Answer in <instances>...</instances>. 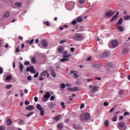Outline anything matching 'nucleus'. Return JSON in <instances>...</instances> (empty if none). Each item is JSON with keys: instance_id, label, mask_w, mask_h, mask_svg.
<instances>
[{"instance_id": "nucleus-1", "label": "nucleus", "mask_w": 130, "mask_h": 130, "mask_svg": "<svg viewBox=\"0 0 130 130\" xmlns=\"http://www.w3.org/2000/svg\"><path fill=\"white\" fill-rule=\"evenodd\" d=\"M50 96H51V94H50V91L46 92L42 99L43 102H46V101H48L49 98H50Z\"/></svg>"}, {"instance_id": "nucleus-2", "label": "nucleus", "mask_w": 130, "mask_h": 130, "mask_svg": "<svg viewBox=\"0 0 130 130\" xmlns=\"http://www.w3.org/2000/svg\"><path fill=\"white\" fill-rule=\"evenodd\" d=\"M73 39L74 40H77V41H81V40L84 39V36H83V35L82 34H77L73 37Z\"/></svg>"}, {"instance_id": "nucleus-3", "label": "nucleus", "mask_w": 130, "mask_h": 130, "mask_svg": "<svg viewBox=\"0 0 130 130\" xmlns=\"http://www.w3.org/2000/svg\"><path fill=\"white\" fill-rule=\"evenodd\" d=\"M125 125V123L124 122H120L118 124V128L120 130H125L126 128L124 127Z\"/></svg>"}, {"instance_id": "nucleus-4", "label": "nucleus", "mask_w": 130, "mask_h": 130, "mask_svg": "<svg viewBox=\"0 0 130 130\" xmlns=\"http://www.w3.org/2000/svg\"><path fill=\"white\" fill-rule=\"evenodd\" d=\"M37 109L40 111V115L42 116H44V111L43 110V108L41 107V105L39 104L37 105Z\"/></svg>"}, {"instance_id": "nucleus-5", "label": "nucleus", "mask_w": 130, "mask_h": 130, "mask_svg": "<svg viewBox=\"0 0 130 130\" xmlns=\"http://www.w3.org/2000/svg\"><path fill=\"white\" fill-rule=\"evenodd\" d=\"M26 71V72H30V73H32L33 74H36V70H35L33 66L27 67Z\"/></svg>"}, {"instance_id": "nucleus-6", "label": "nucleus", "mask_w": 130, "mask_h": 130, "mask_svg": "<svg viewBox=\"0 0 130 130\" xmlns=\"http://www.w3.org/2000/svg\"><path fill=\"white\" fill-rule=\"evenodd\" d=\"M115 14V12H113L112 11H109L106 13V16L108 17L109 18H111Z\"/></svg>"}, {"instance_id": "nucleus-7", "label": "nucleus", "mask_w": 130, "mask_h": 130, "mask_svg": "<svg viewBox=\"0 0 130 130\" xmlns=\"http://www.w3.org/2000/svg\"><path fill=\"white\" fill-rule=\"evenodd\" d=\"M102 67V64H101L100 63H94L92 64V68H94V69H100Z\"/></svg>"}, {"instance_id": "nucleus-8", "label": "nucleus", "mask_w": 130, "mask_h": 130, "mask_svg": "<svg viewBox=\"0 0 130 130\" xmlns=\"http://www.w3.org/2000/svg\"><path fill=\"white\" fill-rule=\"evenodd\" d=\"M43 77H46L47 76V77L48 78L50 76L49 73H48V71L45 70L43 72L41 73L40 74Z\"/></svg>"}, {"instance_id": "nucleus-9", "label": "nucleus", "mask_w": 130, "mask_h": 130, "mask_svg": "<svg viewBox=\"0 0 130 130\" xmlns=\"http://www.w3.org/2000/svg\"><path fill=\"white\" fill-rule=\"evenodd\" d=\"M77 72L76 71H71L70 72V74L71 75H73V74H74V79H78L79 78V75H78V74H77Z\"/></svg>"}, {"instance_id": "nucleus-10", "label": "nucleus", "mask_w": 130, "mask_h": 130, "mask_svg": "<svg viewBox=\"0 0 130 130\" xmlns=\"http://www.w3.org/2000/svg\"><path fill=\"white\" fill-rule=\"evenodd\" d=\"M99 90V87L97 86H94L92 87L91 92L92 93H96V92L98 91Z\"/></svg>"}, {"instance_id": "nucleus-11", "label": "nucleus", "mask_w": 130, "mask_h": 130, "mask_svg": "<svg viewBox=\"0 0 130 130\" xmlns=\"http://www.w3.org/2000/svg\"><path fill=\"white\" fill-rule=\"evenodd\" d=\"M117 45H118V42L116 40L113 41V42H112V46H113V47L115 48V47H116Z\"/></svg>"}, {"instance_id": "nucleus-12", "label": "nucleus", "mask_w": 130, "mask_h": 130, "mask_svg": "<svg viewBox=\"0 0 130 130\" xmlns=\"http://www.w3.org/2000/svg\"><path fill=\"white\" fill-rule=\"evenodd\" d=\"M42 44L44 47H47V46H48V43H47L46 41L44 40L42 41Z\"/></svg>"}, {"instance_id": "nucleus-13", "label": "nucleus", "mask_w": 130, "mask_h": 130, "mask_svg": "<svg viewBox=\"0 0 130 130\" xmlns=\"http://www.w3.org/2000/svg\"><path fill=\"white\" fill-rule=\"evenodd\" d=\"M76 20L78 23H81L83 21V17L82 16L78 17L76 18Z\"/></svg>"}, {"instance_id": "nucleus-14", "label": "nucleus", "mask_w": 130, "mask_h": 130, "mask_svg": "<svg viewBox=\"0 0 130 130\" xmlns=\"http://www.w3.org/2000/svg\"><path fill=\"white\" fill-rule=\"evenodd\" d=\"M122 52L123 54H126L127 53H128V49L127 48H123L122 50Z\"/></svg>"}, {"instance_id": "nucleus-15", "label": "nucleus", "mask_w": 130, "mask_h": 130, "mask_svg": "<svg viewBox=\"0 0 130 130\" xmlns=\"http://www.w3.org/2000/svg\"><path fill=\"white\" fill-rule=\"evenodd\" d=\"M105 67H109V68H112V67H113L112 62H110L106 63H105Z\"/></svg>"}, {"instance_id": "nucleus-16", "label": "nucleus", "mask_w": 130, "mask_h": 130, "mask_svg": "<svg viewBox=\"0 0 130 130\" xmlns=\"http://www.w3.org/2000/svg\"><path fill=\"white\" fill-rule=\"evenodd\" d=\"M110 55V53L107 51H105L103 53V56H104L105 57H108V56H109Z\"/></svg>"}, {"instance_id": "nucleus-17", "label": "nucleus", "mask_w": 130, "mask_h": 130, "mask_svg": "<svg viewBox=\"0 0 130 130\" xmlns=\"http://www.w3.org/2000/svg\"><path fill=\"white\" fill-rule=\"evenodd\" d=\"M63 127V124L62 123H59L57 124L58 129H61Z\"/></svg>"}, {"instance_id": "nucleus-18", "label": "nucleus", "mask_w": 130, "mask_h": 130, "mask_svg": "<svg viewBox=\"0 0 130 130\" xmlns=\"http://www.w3.org/2000/svg\"><path fill=\"white\" fill-rule=\"evenodd\" d=\"M34 109V106L30 105L26 108L27 110H33Z\"/></svg>"}, {"instance_id": "nucleus-19", "label": "nucleus", "mask_w": 130, "mask_h": 130, "mask_svg": "<svg viewBox=\"0 0 130 130\" xmlns=\"http://www.w3.org/2000/svg\"><path fill=\"white\" fill-rule=\"evenodd\" d=\"M51 75H52V77L53 78H55L56 77V74H55V72L54 70H52L51 72Z\"/></svg>"}, {"instance_id": "nucleus-20", "label": "nucleus", "mask_w": 130, "mask_h": 130, "mask_svg": "<svg viewBox=\"0 0 130 130\" xmlns=\"http://www.w3.org/2000/svg\"><path fill=\"white\" fill-rule=\"evenodd\" d=\"M85 118L86 120L89 119V118H90V114L88 113H86L85 114Z\"/></svg>"}, {"instance_id": "nucleus-21", "label": "nucleus", "mask_w": 130, "mask_h": 130, "mask_svg": "<svg viewBox=\"0 0 130 130\" xmlns=\"http://www.w3.org/2000/svg\"><path fill=\"white\" fill-rule=\"evenodd\" d=\"M16 7H18V8H21L22 7V4L20 2H17L15 4Z\"/></svg>"}, {"instance_id": "nucleus-22", "label": "nucleus", "mask_w": 130, "mask_h": 130, "mask_svg": "<svg viewBox=\"0 0 130 130\" xmlns=\"http://www.w3.org/2000/svg\"><path fill=\"white\" fill-rule=\"evenodd\" d=\"M105 125L106 127H108V126H109V121L108 120H106L105 121Z\"/></svg>"}, {"instance_id": "nucleus-23", "label": "nucleus", "mask_w": 130, "mask_h": 130, "mask_svg": "<svg viewBox=\"0 0 130 130\" xmlns=\"http://www.w3.org/2000/svg\"><path fill=\"white\" fill-rule=\"evenodd\" d=\"M12 123H13V120H12V119H8L7 120V124H8V125H11Z\"/></svg>"}, {"instance_id": "nucleus-24", "label": "nucleus", "mask_w": 130, "mask_h": 130, "mask_svg": "<svg viewBox=\"0 0 130 130\" xmlns=\"http://www.w3.org/2000/svg\"><path fill=\"white\" fill-rule=\"evenodd\" d=\"M123 20V19H122V18H120L118 22L117 23V25H121V24H122V21Z\"/></svg>"}, {"instance_id": "nucleus-25", "label": "nucleus", "mask_w": 130, "mask_h": 130, "mask_svg": "<svg viewBox=\"0 0 130 130\" xmlns=\"http://www.w3.org/2000/svg\"><path fill=\"white\" fill-rule=\"evenodd\" d=\"M10 17V12L7 11L4 15V18H9Z\"/></svg>"}, {"instance_id": "nucleus-26", "label": "nucleus", "mask_w": 130, "mask_h": 130, "mask_svg": "<svg viewBox=\"0 0 130 130\" xmlns=\"http://www.w3.org/2000/svg\"><path fill=\"white\" fill-rule=\"evenodd\" d=\"M19 69L20 73H23V69H24V65H23V64H20L19 66Z\"/></svg>"}, {"instance_id": "nucleus-27", "label": "nucleus", "mask_w": 130, "mask_h": 130, "mask_svg": "<svg viewBox=\"0 0 130 130\" xmlns=\"http://www.w3.org/2000/svg\"><path fill=\"white\" fill-rule=\"evenodd\" d=\"M53 119L54 120H55V121H58L60 119V115L55 117Z\"/></svg>"}, {"instance_id": "nucleus-28", "label": "nucleus", "mask_w": 130, "mask_h": 130, "mask_svg": "<svg viewBox=\"0 0 130 130\" xmlns=\"http://www.w3.org/2000/svg\"><path fill=\"white\" fill-rule=\"evenodd\" d=\"M6 81H11L12 80V76L11 75H8L6 77Z\"/></svg>"}, {"instance_id": "nucleus-29", "label": "nucleus", "mask_w": 130, "mask_h": 130, "mask_svg": "<svg viewBox=\"0 0 130 130\" xmlns=\"http://www.w3.org/2000/svg\"><path fill=\"white\" fill-rule=\"evenodd\" d=\"M31 61L32 63H34V64L36 63V58L34 57H31Z\"/></svg>"}, {"instance_id": "nucleus-30", "label": "nucleus", "mask_w": 130, "mask_h": 130, "mask_svg": "<svg viewBox=\"0 0 130 130\" xmlns=\"http://www.w3.org/2000/svg\"><path fill=\"white\" fill-rule=\"evenodd\" d=\"M63 50H64V48L62 47H59L58 48V52L59 53L62 52V51H63Z\"/></svg>"}, {"instance_id": "nucleus-31", "label": "nucleus", "mask_w": 130, "mask_h": 130, "mask_svg": "<svg viewBox=\"0 0 130 130\" xmlns=\"http://www.w3.org/2000/svg\"><path fill=\"white\" fill-rule=\"evenodd\" d=\"M124 20H125L126 21L130 20V15H125L124 16Z\"/></svg>"}, {"instance_id": "nucleus-32", "label": "nucleus", "mask_w": 130, "mask_h": 130, "mask_svg": "<svg viewBox=\"0 0 130 130\" xmlns=\"http://www.w3.org/2000/svg\"><path fill=\"white\" fill-rule=\"evenodd\" d=\"M118 30L120 31V32H122L123 31V27L122 26H118L117 27Z\"/></svg>"}, {"instance_id": "nucleus-33", "label": "nucleus", "mask_w": 130, "mask_h": 130, "mask_svg": "<svg viewBox=\"0 0 130 130\" xmlns=\"http://www.w3.org/2000/svg\"><path fill=\"white\" fill-rule=\"evenodd\" d=\"M67 60H70V58H63L60 59V61L62 62H64V61H67Z\"/></svg>"}, {"instance_id": "nucleus-34", "label": "nucleus", "mask_w": 130, "mask_h": 130, "mask_svg": "<svg viewBox=\"0 0 130 130\" xmlns=\"http://www.w3.org/2000/svg\"><path fill=\"white\" fill-rule=\"evenodd\" d=\"M33 42H34V39H32L30 41H25V43H29L30 44V45H31V44H32V43H33Z\"/></svg>"}, {"instance_id": "nucleus-35", "label": "nucleus", "mask_w": 130, "mask_h": 130, "mask_svg": "<svg viewBox=\"0 0 130 130\" xmlns=\"http://www.w3.org/2000/svg\"><path fill=\"white\" fill-rule=\"evenodd\" d=\"M44 24H46V26H50V23H49V21H45L44 22Z\"/></svg>"}, {"instance_id": "nucleus-36", "label": "nucleus", "mask_w": 130, "mask_h": 130, "mask_svg": "<svg viewBox=\"0 0 130 130\" xmlns=\"http://www.w3.org/2000/svg\"><path fill=\"white\" fill-rule=\"evenodd\" d=\"M61 106H62L63 109H64V108H66V105H64V103L61 102Z\"/></svg>"}, {"instance_id": "nucleus-37", "label": "nucleus", "mask_w": 130, "mask_h": 130, "mask_svg": "<svg viewBox=\"0 0 130 130\" xmlns=\"http://www.w3.org/2000/svg\"><path fill=\"white\" fill-rule=\"evenodd\" d=\"M117 19V16H116V15L113 16L112 18V20H111V22H113L114 20H116Z\"/></svg>"}, {"instance_id": "nucleus-38", "label": "nucleus", "mask_w": 130, "mask_h": 130, "mask_svg": "<svg viewBox=\"0 0 130 130\" xmlns=\"http://www.w3.org/2000/svg\"><path fill=\"white\" fill-rule=\"evenodd\" d=\"M43 76H41V74L40 75L39 77V80H40V81H43V80H44V78H43Z\"/></svg>"}, {"instance_id": "nucleus-39", "label": "nucleus", "mask_w": 130, "mask_h": 130, "mask_svg": "<svg viewBox=\"0 0 130 130\" xmlns=\"http://www.w3.org/2000/svg\"><path fill=\"white\" fill-rule=\"evenodd\" d=\"M60 87L62 89H64L66 88V84L64 83H62L60 85Z\"/></svg>"}, {"instance_id": "nucleus-40", "label": "nucleus", "mask_w": 130, "mask_h": 130, "mask_svg": "<svg viewBox=\"0 0 130 130\" xmlns=\"http://www.w3.org/2000/svg\"><path fill=\"white\" fill-rule=\"evenodd\" d=\"M66 42H67V40H66V39L62 40L60 42V44H62L63 43H66Z\"/></svg>"}, {"instance_id": "nucleus-41", "label": "nucleus", "mask_w": 130, "mask_h": 130, "mask_svg": "<svg viewBox=\"0 0 130 130\" xmlns=\"http://www.w3.org/2000/svg\"><path fill=\"white\" fill-rule=\"evenodd\" d=\"M113 121H117V116H115L113 118Z\"/></svg>"}, {"instance_id": "nucleus-42", "label": "nucleus", "mask_w": 130, "mask_h": 130, "mask_svg": "<svg viewBox=\"0 0 130 130\" xmlns=\"http://www.w3.org/2000/svg\"><path fill=\"white\" fill-rule=\"evenodd\" d=\"M11 87H13L12 85H7L6 87V89H11Z\"/></svg>"}, {"instance_id": "nucleus-43", "label": "nucleus", "mask_w": 130, "mask_h": 130, "mask_svg": "<svg viewBox=\"0 0 130 130\" xmlns=\"http://www.w3.org/2000/svg\"><path fill=\"white\" fill-rule=\"evenodd\" d=\"M91 59H92V56H89L88 57H87L86 58V61H90V60H91Z\"/></svg>"}, {"instance_id": "nucleus-44", "label": "nucleus", "mask_w": 130, "mask_h": 130, "mask_svg": "<svg viewBox=\"0 0 130 130\" xmlns=\"http://www.w3.org/2000/svg\"><path fill=\"white\" fill-rule=\"evenodd\" d=\"M85 107V104L82 103L81 105H80V109H83V108H84Z\"/></svg>"}, {"instance_id": "nucleus-45", "label": "nucleus", "mask_w": 130, "mask_h": 130, "mask_svg": "<svg viewBox=\"0 0 130 130\" xmlns=\"http://www.w3.org/2000/svg\"><path fill=\"white\" fill-rule=\"evenodd\" d=\"M79 2L80 5H82V4H84V3H85V0H79Z\"/></svg>"}, {"instance_id": "nucleus-46", "label": "nucleus", "mask_w": 130, "mask_h": 130, "mask_svg": "<svg viewBox=\"0 0 130 130\" xmlns=\"http://www.w3.org/2000/svg\"><path fill=\"white\" fill-rule=\"evenodd\" d=\"M25 105H29L30 104V102L28 101H25L24 102Z\"/></svg>"}, {"instance_id": "nucleus-47", "label": "nucleus", "mask_w": 130, "mask_h": 130, "mask_svg": "<svg viewBox=\"0 0 130 130\" xmlns=\"http://www.w3.org/2000/svg\"><path fill=\"white\" fill-rule=\"evenodd\" d=\"M78 21H77V20H73V21H72V25H76V24H77V22Z\"/></svg>"}, {"instance_id": "nucleus-48", "label": "nucleus", "mask_w": 130, "mask_h": 130, "mask_svg": "<svg viewBox=\"0 0 130 130\" xmlns=\"http://www.w3.org/2000/svg\"><path fill=\"white\" fill-rule=\"evenodd\" d=\"M70 56H71V54L63 55V57H64V58H67V57H70Z\"/></svg>"}, {"instance_id": "nucleus-49", "label": "nucleus", "mask_w": 130, "mask_h": 130, "mask_svg": "<svg viewBox=\"0 0 130 130\" xmlns=\"http://www.w3.org/2000/svg\"><path fill=\"white\" fill-rule=\"evenodd\" d=\"M23 122H24V120L23 119H21L19 121L18 123H19V124H23Z\"/></svg>"}, {"instance_id": "nucleus-50", "label": "nucleus", "mask_w": 130, "mask_h": 130, "mask_svg": "<svg viewBox=\"0 0 130 130\" xmlns=\"http://www.w3.org/2000/svg\"><path fill=\"white\" fill-rule=\"evenodd\" d=\"M18 52H20V49H19V46H17V47L16 48L15 53H17Z\"/></svg>"}, {"instance_id": "nucleus-51", "label": "nucleus", "mask_w": 130, "mask_h": 130, "mask_svg": "<svg viewBox=\"0 0 130 130\" xmlns=\"http://www.w3.org/2000/svg\"><path fill=\"white\" fill-rule=\"evenodd\" d=\"M4 73V69L2 67H0V75H2Z\"/></svg>"}, {"instance_id": "nucleus-52", "label": "nucleus", "mask_w": 130, "mask_h": 130, "mask_svg": "<svg viewBox=\"0 0 130 130\" xmlns=\"http://www.w3.org/2000/svg\"><path fill=\"white\" fill-rule=\"evenodd\" d=\"M38 76H39V73L37 72L34 76V78H38Z\"/></svg>"}, {"instance_id": "nucleus-53", "label": "nucleus", "mask_w": 130, "mask_h": 130, "mask_svg": "<svg viewBox=\"0 0 130 130\" xmlns=\"http://www.w3.org/2000/svg\"><path fill=\"white\" fill-rule=\"evenodd\" d=\"M69 91H71L72 92H74V88L70 87L68 88Z\"/></svg>"}, {"instance_id": "nucleus-54", "label": "nucleus", "mask_w": 130, "mask_h": 130, "mask_svg": "<svg viewBox=\"0 0 130 130\" xmlns=\"http://www.w3.org/2000/svg\"><path fill=\"white\" fill-rule=\"evenodd\" d=\"M29 63H30V62L29 61H26L24 63V66H29Z\"/></svg>"}, {"instance_id": "nucleus-55", "label": "nucleus", "mask_w": 130, "mask_h": 130, "mask_svg": "<svg viewBox=\"0 0 130 130\" xmlns=\"http://www.w3.org/2000/svg\"><path fill=\"white\" fill-rule=\"evenodd\" d=\"M74 91H79V88L78 87H75L73 88Z\"/></svg>"}, {"instance_id": "nucleus-56", "label": "nucleus", "mask_w": 130, "mask_h": 130, "mask_svg": "<svg viewBox=\"0 0 130 130\" xmlns=\"http://www.w3.org/2000/svg\"><path fill=\"white\" fill-rule=\"evenodd\" d=\"M50 101H53L54 100V95H52L50 99Z\"/></svg>"}, {"instance_id": "nucleus-57", "label": "nucleus", "mask_w": 130, "mask_h": 130, "mask_svg": "<svg viewBox=\"0 0 130 130\" xmlns=\"http://www.w3.org/2000/svg\"><path fill=\"white\" fill-rule=\"evenodd\" d=\"M109 104L108 102H105L104 103V106H108Z\"/></svg>"}, {"instance_id": "nucleus-58", "label": "nucleus", "mask_w": 130, "mask_h": 130, "mask_svg": "<svg viewBox=\"0 0 130 130\" xmlns=\"http://www.w3.org/2000/svg\"><path fill=\"white\" fill-rule=\"evenodd\" d=\"M124 116H126V115H129V113H128V112H125L124 114H123Z\"/></svg>"}, {"instance_id": "nucleus-59", "label": "nucleus", "mask_w": 130, "mask_h": 130, "mask_svg": "<svg viewBox=\"0 0 130 130\" xmlns=\"http://www.w3.org/2000/svg\"><path fill=\"white\" fill-rule=\"evenodd\" d=\"M27 80H28V81H31L32 80V76H28Z\"/></svg>"}, {"instance_id": "nucleus-60", "label": "nucleus", "mask_w": 130, "mask_h": 130, "mask_svg": "<svg viewBox=\"0 0 130 130\" xmlns=\"http://www.w3.org/2000/svg\"><path fill=\"white\" fill-rule=\"evenodd\" d=\"M115 108V107L112 108L111 109V110H110L109 112H110V113H111V112H113V110H114Z\"/></svg>"}, {"instance_id": "nucleus-61", "label": "nucleus", "mask_w": 130, "mask_h": 130, "mask_svg": "<svg viewBox=\"0 0 130 130\" xmlns=\"http://www.w3.org/2000/svg\"><path fill=\"white\" fill-rule=\"evenodd\" d=\"M7 129L8 130H15V129H14V128L11 127V126H9L7 128Z\"/></svg>"}, {"instance_id": "nucleus-62", "label": "nucleus", "mask_w": 130, "mask_h": 130, "mask_svg": "<svg viewBox=\"0 0 130 130\" xmlns=\"http://www.w3.org/2000/svg\"><path fill=\"white\" fill-rule=\"evenodd\" d=\"M34 100H35V102H37L38 101V98L37 96H35L34 98Z\"/></svg>"}, {"instance_id": "nucleus-63", "label": "nucleus", "mask_w": 130, "mask_h": 130, "mask_svg": "<svg viewBox=\"0 0 130 130\" xmlns=\"http://www.w3.org/2000/svg\"><path fill=\"white\" fill-rule=\"evenodd\" d=\"M0 130H5V126H0Z\"/></svg>"}, {"instance_id": "nucleus-64", "label": "nucleus", "mask_w": 130, "mask_h": 130, "mask_svg": "<svg viewBox=\"0 0 130 130\" xmlns=\"http://www.w3.org/2000/svg\"><path fill=\"white\" fill-rule=\"evenodd\" d=\"M71 52H74L75 51V48H71Z\"/></svg>"}]
</instances>
